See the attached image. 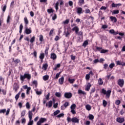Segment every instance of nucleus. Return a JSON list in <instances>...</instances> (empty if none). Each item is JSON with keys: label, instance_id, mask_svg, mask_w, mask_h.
I'll list each match as a JSON object with an SVG mask.
<instances>
[{"label": "nucleus", "instance_id": "obj_52", "mask_svg": "<svg viewBox=\"0 0 125 125\" xmlns=\"http://www.w3.org/2000/svg\"><path fill=\"white\" fill-rule=\"evenodd\" d=\"M108 50L103 49L101 51V53H106V52H108Z\"/></svg>", "mask_w": 125, "mask_h": 125}, {"label": "nucleus", "instance_id": "obj_63", "mask_svg": "<svg viewBox=\"0 0 125 125\" xmlns=\"http://www.w3.org/2000/svg\"><path fill=\"white\" fill-rule=\"evenodd\" d=\"M22 124H26V119L23 118L21 119Z\"/></svg>", "mask_w": 125, "mask_h": 125}, {"label": "nucleus", "instance_id": "obj_59", "mask_svg": "<svg viewBox=\"0 0 125 125\" xmlns=\"http://www.w3.org/2000/svg\"><path fill=\"white\" fill-rule=\"evenodd\" d=\"M53 32H54V29H52L51 30H50V32H49V36H51V35L52 34H53Z\"/></svg>", "mask_w": 125, "mask_h": 125}, {"label": "nucleus", "instance_id": "obj_29", "mask_svg": "<svg viewBox=\"0 0 125 125\" xmlns=\"http://www.w3.org/2000/svg\"><path fill=\"white\" fill-rule=\"evenodd\" d=\"M49 79V76L48 75H45L43 76V80L44 81H47Z\"/></svg>", "mask_w": 125, "mask_h": 125}, {"label": "nucleus", "instance_id": "obj_51", "mask_svg": "<svg viewBox=\"0 0 125 125\" xmlns=\"http://www.w3.org/2000/svg\"><path fill=\"white\" fill-rule=\"evenodd\" d=\"M14 62L15 63V64H18V63L20 62V60L17 59L15 61H14Z\"/></svg>", "mask_w": 125, "mask_h": 125}, {"label": "nucleus", "instance_id": "obj_5", "mask_svg": "<svg viewBox=\"0 0 125 125\" xmlns=\"http://www.w3.org/2000/svg\"><path fill=\"white\" fill-rule=\"evenodd\" d=\"M5 112H6L5 115L8 116V115H9V112H10V109L8 108L7 111L6 109H3L0 110V114H4Z\"/></svg>", "mask_w": 125, "mask_h": 125}, {"label": "nucleus", "instance_id": "obj_6", "mask_svg": "<svg viewBox=\"0 0 125 125\" xmlns=\"http://www.w3.org/2000/svg\"><path fill=\"white\" fill-rule=\"evenodd\" d=\"M118 84L120 87H123L125 84L124 79H119L118 81Z\"/></svg>", "mask_w": 125, "mask_h": 125}, {"label": "nucleus", "instance_id": "obj_41", "mask_svg": "<svg viewBox=\"0 0 125 125\" xmlns=\"http://www.w3.org/2000/svg\"><path fill=\"white\" fill-rule=\"evenodd\" d=\"M109 67L110 69H113V68H114V67H115V63H111L110 64H109Z\"/></svg>", "mask_w": 125, "mask_h": 125}, {"label": "nucleus", "instance_id": "obj_48", "mask_svg": "<svg viewBox=\"0 0 125 125\" xmlns=\"http://www.w3.org/2000/svg\"><path fill=\"white\" fill-rule=\"evenodd\" d=\"M59 5V2L57 1L56 3V5H55V8L56 9V10H57L58 9V6Z\"/></svg>", "mask_w": 125, "mask_h": 125}, {"label": "nucleus", "instance_id": "obj_43", "mask_svg": "<svg viewBox=\"0 0 125 125\" xmlns=\"http://www.w3.org/2000/svg\"><path fill=\"white\" fill-rule=\"evenodd\" d=\"M55 95L57 97H61V93L60 92H56Z\"/></svg>", "mask_w": 125, "mask_h": 125}, {"label": "nucleus", "instance_id": "obj_60", "mask_svg": "<svg viewBox=\"0 0 125 125\" xmlns=\"http://www.w3.org/2000/svg\"><path fill=\"white\" fill-rule=\"evenodd\" d=\"M79 2L81 4H83V3H84V0H79Z\"/></svg>", "mask_w": 125, "mask_h": 125}, {"label": "nucleus", "instance_id": "obj_58", "mask_svg": "<svg viewBox=\"0 0 125 125\" xmlns=\"http://www.w3.org/2000/svg\"><path fill=\"white\" fill-rule=\"evenodd\" d=\"M70 57H71V60H76V56H73V55H71L70 56Z\"/></svg>", "mask_w": 125, "mask_h": 125}, {"label": "nucleus", "instance_id": "obj_62", "mask_svg": "<svg viewBox=\"0 0 125 125\" xmlns=\"http://www.w3.org/2000/svg\"><path fill=\"white\" fill-rule=\"evenodd\" d=\"M77 34L78 35V36H83V31H80L79 32L78 31V33H77Z\"/></svg>", "mask_w": 125, "mask_h": 125}, {"label": "nucleus", "instance_id": "obj_21", "mask_svg": "<svg viewBox=\"0 0 125 125\" xmlns=\"http://www.w3.org/2000/svg\"><path fill=\"white\" fill-rule=\"evenodd\" d=\"M20 94H21V92L20 91L15 97V98L16 100V101H17L20 96Z\"/></svg>", "mask_w": 125, "mask_h": 125}, {"label": "nucleus", "instance_id": "obj_26", "mask_svg": "<svg viewBox=\"0 0 125 125\" xmlns=\"http://www.w3.org/2000/svg\"><path fill=\"white\" fill-rule=\"evenodd\" d=\"M103 81L102 80V79L100 78L98 80V83L99 84V85H102L103 84Z\"/></svg>", "mask_w": 125, "mask_h": 125}, {"label": "nucleus", "instance_id": "obj_27", "mask_svg": "<svg viewBox=\"0 0 125 125\" xmlns=\"http://www.w3.org/2000/svg\"><path fill=\"white\" fill-rule=\"evenodd\" d=\"M85 108L87 110V111H90L91 110V106L89 104H87L85 105Z\"/></svg>", "mask_w": 125, "mask_h": 125}, {"label": "nucleus", "instance_id": "obj_17", "mask_svg": "<svg viewBox=\"0 0 125 125\" xmlns=\"http://www.w3.org/2000/svg\"><path fill=\"white\" fill-rule=\"evenodd\" d=\"M50 58H51V59H52L53 60H55V59L57 58V56H56V54H55V53H52L51 54Z\"/></svg>", "mask_w": 125, "mask_h": 125}, {"label": "nucleus", "instance_id": "obj_13", "mask_svg": "<svg viewBox=\"0 0 125 125\" xmlns=\"http://www.w3.org/2000/svg\"><path fill=\"white\" fill-rule=\"evenodd\" d=\"M77 13L78 14H82V13H83V8L81 7H79L77 8Z\"/></svg>", "mask_w": 125, "mask_h": 125}, {"label": "nucleus", "instance_id": "obj_44", "mask_svg": "<svg viewBox=\"0 0 125 125\" xmlns=\"http://www.w3.org/2000/svg\"><path fill=\"white\" fill-rule=\"evenodd\" d=\"M115 104L116 105H120L121 104V101L119 100H117L115 101Z\"/></svg>", "mask_w": 125, "mask_h": 125}, {"label": "nucleus", "instance_id": "obj_18", "mask_svg": "<svg viewBox=\"0 0 125 125\" xmlns=\"http://www.w3.org/2000/svg\"><path fill=\"white\" fill-rule=\"evenodd\" d=\"M47 67H48V64H47V63H45L43 64L42 69H43V70H44V71H46V69H47Z\"/></svg>", "mask_w": 125, "mask_h": 125}, {"label": "nucleus", "instance_id": "obj_14", "mask_svg": "<svg viewBox=\"0 0 125 125\" xmlns=\"http://www.w3.org/2000/svg\"><path fill=\"white\" fill-rule=\"evenodd\" d=\"M90 87H91V84L90 83H88L85 86V90H86V91H89Z\"/></svg>", "mask_w": 125, "mask_h": 125}, {"label": "nucleus", "instance_id": "obj_61", "mask_svg": "<svg viewBox=\"0 0 125 125\" xmlns=\"http://www.w3.org/2000/svg\"><path fill=\"white\" fill-rule=\"evenodd\" d=\"M64 106L65 107V108H67V107H68V105H69V103L68 102H66L64 104Z\"/></svg>", "mask_w": 125, "mask_h": 125}, {"label": "nucleus", "instance_id": "obj_33", "mask_svg": "<svg viewBox=\"0 0 125 125\" xmlns=\"http://www.w3.org/2000/svg\"><path fill=\"white\" fill-rule=\"evenodd\" d=\"M49 49V46L46 47V49L45 50V54L46 55H47L48 54V50Z\"/></svg>", "mask_w": 125, "mask_h": 125}, {"label": "nucleus", "instance_id": "obj_32", "mask_svg": "<svg viewBox=\"0 0 125 125\" xmlns=\"http://www.w3.org/2000/svg\"><path fill=\"white\" fill-rule=\"evenodd\" d=\"M22 30H23V24L21 23L20 25V34L22 33Z\"/></svg>", "mask_w": 125, "mask_h": 125}, {"label": "nucleus", "instance_id": "obj_10", "mask_svg": "<svg viewBox=\"0 0 125 125\" xmlns=\"http://www.w3.org/2000/svg\"><path fill=\"white\" fill-rule=\"evenodd\" d=\"M13 89L16 91V92L19 89V85L17 83H15L13 85Z\"/></svg>", "mask_w": 125, "mask_h": 125}, {"label": "nucleus", "instance_id": "obj_30", "mask_svg": "<svg viewBox=\"0 0 125 125\" xmlns=\"http://www.w3.org/2000/svg\"><path fill=\"white\" fill-rule=\"evenodd\" d=\"M107 104H108V103L107 102V101H106L105 100H104L103 101V104L104 107H106Z\"/></svg>", "mask_w": 125, "mask_h": 125}, {"label": "nucleus", "instance_id": "obj_36", "mask_svg": "<svg viewBox=\"0 0 125 125\" xmlns=\"http://www.w3.org/2000/svg\"><path fill=\"white\" fill-rule=\"evenodd\" d=\"M24 20L25 24H26V25H28V24H29V21L28 20V19H27V17H25L24 18Z\"/></svg>", "mask_w": 125, "mask_h": 125}, {"label": "nucleus", "instance_id": "obj_42", "mask_svg": "<svg viewBox=\"0 0 125 125\" xmlns=\"http://www.w3.org/2000/svg\"><path fill=\"white\" fill-rule=\"evenodd\" d=\"M52 107V101H50L48 103V108Z\"/></svg>", "mask_w": 125, "mask_h": 125}, {"label": "nucleus", "instance_id": "obj_47", "mask_svg": "<svg viewBox=\"0 0 125 125\" xmlns=\"http://www.w3.org/2000/svg\"><path fill=\"white\" fill-rule=\"evenodd\" d=\"M59 5V2L57 1L56 3V5H55V8L56 9V10H57L58 9V6Z\"/></svg>", "mask_w": 125, "mask_h": 125}, {"label": "nucleus", "instance_id": "obj_16", "mask_svg": "<svg viewBox=\"0 0 125 125\" xmlns=\"http://www.w3.org/2000/svg\"><path fill=\"white\" fill-rule=\"evenodd\" d=\"M79 27L78 26H75L72 29V31H75L76 34H78L79 31Z\"/></svg>", "mask_w": 125, "mask_h": 125}, {"label": "nucleus", "instance_id": "obj_39", "mask_svg": "<svg viewBox=\"0 0 125 125\" xmlns=\"http://www.w3.org/2000/svg\"><path fill=\"white\" fill-rule=\"evenodd\" d=\"M60 113V110H57L56 111L54 112V116H57V115H58Z\"/></svg>", "mask_w": 125, "mask_h": 125}, {"label": "nucleus", "instance_id": "obj_31", "mask_svg": "<svg viewBox=\"0 0 125 125\" xmlns=\"http://www.w3.org/2000/svg\"><path fill=\"white\" fill-rule=\"evenodd\" d=\"M39 41L42 42H43V36L42 35H40L39 36Z\"/></svg>", "mask_w": 125, "mask_h": 125}, {"label": "nucleus", "instance_id": "obj_37", "mask_svg": "<svg viewBox=\"0 0 125 125\" xmlns=\"http://www.w3.org/2000/svg\"><path fill=\"white\" fill-rule=\"evenodd\" d=\"M47 12L49 13H53L54 12V10L51 8V9H47Z\"/></svg>", "mask_w": 125, "mask_h": 125}, {"label": "nucleus", "instance_id": "obj_2", "mask_svg": "<svg viewBox=\"0 0 125 125\" xmlns=\"http://www.w3.org/2000/svg\"><path fill=\"white\" fill-rule=\"evenodd\" d=\"M31 74L28 73H25L24 75H21V81H24L25 79H27V80H31Z\"/></svg>", "mask_w": 125, "mask_h": 125}, {"label": "nucleus", "instance_id": "obj_15", "mask_svg": "<svg viewBox=\"0 0 125 125\" xmlns=\"http://www.w3.org/2000/svg\"><path fill=\"white\" fill-rule=\"evenodd\" d=\"M59 83L60 84H63L64 83V77H62L59 80Z\"/></svg>", "mask_w": 125, "mask_h": 125}, {"label": "nucleus", "instance_id": "obj_4", "mask_svg": "<svg viewBox=\"0 0 125 125\" xmlns=\"http://www.w3.org/2000/svg\"><path fill=\"white\" fill-rule=\"evenodd\" d=\"M76 107H77V105L75 104H72L70 106V109H71L70 112L73 115H76V110H75Z\"/></svg>", "mask_w": 125, "mask_h": 125}, {"label": "nucleus", "instance_id": "obj_46", "mask_svg": "<svg viewBox=\"0 0 125 125\" xmlns=\"http://www.w3.org/2000/svg\"><path fill=\"white\" fill-rule=\"evenodd\" d=\"M89 79H90V76L88 74H86L85 76V79L87 81H89Z\"/></svg>", "mask_w": 125, "mask_h": 125}, {"label": "nucleus", "instance_id": "obj_3", "mask_svg": "<svg viewBox=\"0 0 125 125\" xmlns=\"http://www.w3.org/2000/svg\"><path fill=\"white\" fill-rule=\"evenodd\" d=\"M102 92L103 93V94L106 95L107 97L109 98L110 97V95H111V92H112V91H111V90H108L106 91L104 89H102Z\"/></svg>", "mask_w": 125, "mask_h": 125}, {"label": "nucleus", "instance_id": "obj_8", "mask_svg": "<svg viewBox=\"0 0 125 125\" xmlns=\"http://www.w3.org/2000/svg\"><path fill=\"white\" fill-rule=\"evenodd\" d=\"M25 33L26 34V35H30V34L32 33V28H28V27H26L25 30Z\"/></svg>", "mask_w": 125, "mask_h": 125}, {"label": "nucleus", "instance_id": "obj_12", "mask_svg": "<svg viewBox=\"0 0 125 125\" xmlns=\"http://www.w3.org/2000/svg\"><path fill=\"white\" fill-rule=\"evenodd\" d=\"M78 94L80 95H86V93L81 89L78 90Z\"/></svg>", "mask_w": 125, "mask_h": 125}, {"label": "nucleus", "instance_id": "obj_50", "mask_svg": "<svg viewBox=\"0 0 125 125\" xmlns=\"http://www.w3.org/2000/svg\"><path fill=\"white\" fill-rule=\"evenodd\" d=\"M89 120H93V119H94V116L92 115V114H90L89 115Z\"/></svg>", "mask_w": 125, "mask_h": 125}, {"label": "nucleus", "instance_id": "obj_9", "mask_svg": "<svg viewBox=\"0 0 125 125\" xmlns=\"http://www.w3.org/2000/svg\"><path fill=\"white\" fill-rule=\"evenodd\" d=\"M79 121H80V120H79V119H78L77 117H74L71 119V122L75 124H77V123L79 124Z\"/></svg>", "mask_w": 125, "mask_h": 125}, {"label": "nucleus", "instance_id": "obj_49", "mask_svg": "<svg viewBox=\"0 0 125 125\" xmlns=\"http://www.w3.org/2000/svg\"><path fill=\"white\" fill-rule=\"evenodd\" d=\"M30 90H31V87H28V88H27V90H26V93L27 94H30Z\"/></svg>", "mask_w": 125, "mask_h": 125}, {"label": "nucleus", "instance_id": "obj_40", "mask_svg": "<svg viewBox=\"0 0 125 125\" xmlns=\"http://www.w3.org/2000/svg\"><path fill=\"white\" fill-rule=\"evenodd\" d=\"M25 106L27 109H30L31 107V105H30V103H29V102L26 103Z\"/></svg>", "mask_w": 125, "mask_h": 125}, {"label": "nucleus", "instance_id": "obj_56", "mask_svg": "<svg viewBox=\"0 0 125 125\" xmlns=\"http://www.w3.org/2000/svg\"><path fill=\"white\" fill-rule=\"evenodd\" d=\"M25 112H26V111L23 110L21 113V117H24V116H25Z\"/></svg>", "mask_w": 125, "mask_h": 125}, {"label": "nucleus", "instance_id": "obj_34", "mask_svg": "<svg viewBox=\"0 0 125 125\" xmlns=\"http://www.w3.org/2000/svg\"><path fill=\"white\" fill-rule=\"evenodd\" d=\"M120 11L119 10H114L112 12V14H119Z\"/></svg>", "mask_w": 125, "mask_h": 125}, {"label": "nucleus", "instance_id": "obj_23", "mask_svg": "<svg viewBox=\"0 0 125 125\" xmlns=\"http://www.w3.org/2000/svg\"><path fill=\"white\" fill-rule=\"evenodd\" d=\"M39 58L41 59V61L42 62V60H43V58H44V53H41Z\"/></svg>", "mask_w": 125, "mask_h": 125}, {"label": "nucleus", "instance_id": "obj_25", "mask_svg": "<svg viewBox=\"0 0 125 125\" xmlns=\"http://www.w3.org/2000/svg\"><path fill=\"white\" fill-rule=\"evenodd\" d=\"M69 22H70V20L67 19L65 21H63L62 22V24H63V25H66V24H69Z\"/></svg>", "mask_w": 125, "mask_h": 125}, {"label": "nucleus", "instance_id": "obj_11", "mask_svg": "<svg viewBox=\"0 0 125 125\" xmlns=\"http://www.w3.org/2000/svg\"><path fill=\"white\" fill-rule=\"evenodd\" d=\"M116 121L117 122H118V123H120V124H122V123H124V122H125V119L118 117L116 119Z\"/></svg>", "mask_w": 125, "mask_h": 125}, {"label": "nucleus", "instance_id": "obj_1", "mask_svg": "<svg viewBox=\"0 0 125 125\" xmlns=\"http://www.w3.org/2000/svg\"><path fill=\"white\" fill-rule=\"evenodd\" d=\"M28 117L29 119V121L27 124V125H34V121L32 120L33 119V113L32 111H29L28 112Z\"/></svg>", "mask_w": 125, "mask_h": 125}, {"label": "nucleus", "instance_id": "obj_64", "mask_svg": "<svg viewBox=\"0 0 125 125\" xmlns=\"http://www.w3.org/2000/svg\"><path fill=\"white\" fill-rule=\"evenodd\" d=\"M122 62H121V61H119L116 62L117 65H122Z\"/></svg>", "mask_w": 125, "mask_h": 125}, {"label": "nucleus", "instance_id": "obj_7", "mask_svg": "<svg viewBox=\"0 0 125 125\" xmlns=\"http://www.w3.org/2000/svg\"><path fill=\"white\" fill-rule=\"evenodd\" d=\"M64 96L65 98L70 99L73 96V95L70 92H66L64 93Z\"/></svg>", "mask_w": 125, "mask_h": 125}, {"label": "nucleus", "instance_id": "obj_24", "mask_svg": "<svg viewBox=\"0 0 125 125\" xmlns=\"http://www.w3.org/2000/svg\"><path fill=\"white\" fill-rule=\"evenodd\" d=\"M110 19H111V21H114V22L115 23H116V22H117V18H116V17H113V16H111L110 17Z\"/></svg>", "mask_w": 125, "mask_h": 125}, {"label": "nucleus", "instance_id": "obj_28", "mask_svg": "<svg viewBox=\"0 0 125 125\" xmlns=\"http://www.w3.org/2000/svg\"><path fill=\"white\" fill-rule=\"evenodd\" d=\"M88 45V41L87 40H86L84 42L83 44V46H84V47H85L86 45Z\"/></svg>", "mask_w": 125, "mask_h": 125}, {"label": "nucleus", "instance_id": "obj_20", "mask_svg": "<svg viewBox=\"0 0 125 125\" xmlns=\"http://www.w3.org/2000/svg\"><path fill=\"white\" fill-rule=\"evenodd\" d=\"M39 121L41 124H43V123H44V122H46V119L44 118H41L39 120Z\"/></svg>", "mask_w": 125, "mask_h": 125}, {"label": "nucleus", "instance_id": "obj_54", "mask_svg": "<svg viewBox=\"0 0 125 125\" xmlns=\"http://www.w3.org/2000/svg\"><path fill=\"white\" fill-rule=\"evenodd\" d=\"M60 74H61V72H60L58 73H57L56 77H55V79H58L59 78V76H60Z\"/></svg>", "mask_w": 125, "mask_h": 125}, {"label": "nucleus", "instance_id": "obj_38", "mask_svg": "<svg viewBox=\"0 0 125 125\" xmlns=\"http://www.w3.org/2000/svg\"><path fill=\"white\" fill-rule=\"evenodd\" d=\"M68 82L70 83H74V82H75V79H71L70 78H68Z\"/></svg>", "mask_w": 125, "mask_h": 125}, {"label": "nucleus", "instance_id": "obj_55", "mask_svg": "<svg viewBox=\"0 0 125 125\" xmlns=\"http://www.w3.org/2000/svg\"><path fill=\"white\" fill-rule=\"evenodd\" d=\"M98 62H99V60H98V59H95L93 62L94 64H96L97 63H98Z\"/></svg>", "mask_w": 125, "mask_h": 125}, {"label": "nucleus", "instance_id": "obj_57", "mask_svg": "<svg viewBox=\"0 0 125 125\" xmlns=\"http://www.w3.org/2000/svg\"><path fill=\"white\" fill-rule=\"evenodd\" d=\"M57 18V15L56 14H54V16L52 17V20H55Z\"/></svg>", "mask_w": 125, "mask_h": 125}, {"label": "nucleus", "instance_id": "obj_35", "mask_svg": "<svg viewBox=\"0 0 125 125\" xmlns=\"http://www.w3.org/2000/svg\"><path fill=\"white\" fill-rule=\"evenodd\" d=\"M36 40V37L35 36H33V37L31 38V39H30V42L31 43H33L34 42H35V40Z\"/></svg>", "mask_w": 125, "mask_h": 125}, {"label": "nucleus", "instance_id": "obj_53", "mask_svg": "<svg viewBox=\"0 0 125 125\" xmlns=\"http://www.w3.org/2000/svg\"><path fill=\"white\" fill-rule=\"evenodd\" d=\"M3 12H5V10H6V4H5L3 8H2Z\"/></svg>", "mask_w": 125, "mask_h": 125}, {"label": "nucleus", "instance_id": "obj_45", "mask_svg": "<svg viewBox=\"0 0 125 125\" xmlns=\"http://www.w3.org/2000/svg\"><path fill=\"white\" fill-rule=\"evenodd\" d=\"M64 117V113H61L57 116V118H61Z\"/></svg>", "mask_w": 125, "mask_h": 125}, {"label": "nucleus", "instance_id": "obj_19", "mask_svg": "<svg viewBox=\"0 0 125 125\" xmlns=\"http://www.w3.org/2000/svg\"><path fill=\"white\" fill-rule=\"evenodd\" d=\"M121 5H122L121 3L115 4L114 3H112V7H118V6H121Z\"/></svg>", "mask_w": 125, "mask_h": 125}, {"label": "nucleus", "instance_id": "obj_22", "mask_svg": "<svg viewBox=\"0 0 125 125\" xmlns=\"http://www.w3.org/2000/svg\"><path fill=\"white\" fill-rule=\"evenodd\" d=\"M110 34H112V35H118V32H115L114 29H111L109 30Z\"/></svg>", "mask_w": 125, "mask_h": 125}]
</instances>
